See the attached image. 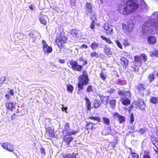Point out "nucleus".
Instances as JSON below:
<instances>
[{
  "instance_id": "f257e3e1",
  "label": "nucleus",
  "mask_w": 158,
  "mask_h": 158,
  "mask_svg": "<svg viewBox=\"0 0 158 158\" xmlns=\"http://www.w3.org/2000/svg\"><path fill=\"white\" fill-rule=\"evenodd\" d=\"M139 7L138 4L133 0H130L126 2L125 6L123 8H119L118 11L120 14L125 15H127L135 12Z\"/></svg>"
},
{
  "instance_id": "f03ea898",
  "label": "nucleus",
  "mask_w": 158,
  "mask_h": 158,
  "mask_svg": "<svg viewBox=\"0 0 158 158\" xmlns=\"http://www.w3.org/2000/svg\"><path fill=\"white\" fill-rule=\"evenodd\" d=\"M82 74L78 77V82L77 83L78 94H80L81 91L84 89V85L89 84V79L88 75L85 71L82 72Z\"/></svg>"
},
{
  "instance_id": "7ed1b4c3",
  "label": "nucleus",
  "mask_w": 158,
  "mask_h": 158,
  "mask_svg": "<svg viewBox=\"0 0 158 158\" xmlns=\"http://www.w3.org/2000/svg\"><path fill=\"white\" fill-rule=\"evenodd\" d=\"M67 40L64 33H60L56 37L55 42L60 50L66 49V44L67 43Z\"/></svg>"
},
{
  "instance_id": "20e7f679",
  "label": "nucleus",
  "mask_w": 158,
  "mask_h": 158,
  "mask_svg": "<svg viewBox=\"0 0 158 158\" xmlns=\"http://www.w3.org/2000/svg\"><path fill=\"white\" fill-rule=\"evenodd\" d=\"M148 59L147 56L144 53L141 54L139 56L137 55L134 56V65L132 66L134 72L136 71V67L140 66L142 63V60L146 62Z\"/></svg>"
},
{
  "instance_id": "39448f33",
  "label": "nucleus",
  "mask_w": 158,
  "mask_h": 158,
  "mask_svg": "<svg viewBox=\"0 0 158 158\" xmlns=\"http://www.w3.org/2000/svg\"><path fill=\"white\" fill-rule=\"evenodd\" d=\"M117 93L119 96L124 97L121 98L120 100V101L123 105L127 106L131 104V101L129 98L131 97V95L130 91L118 90Z\"/></svg>"
},
{
  "instance_id": "423d86ee",
  "label": "nucleus",
  "mask_w": 158,
  "mask_h": 158,
  "mask_svg": "<svg viewBox=\"0 0 158 158\" xmlns=\"http://www.w3.org/2000/svg\"><path fill=\"white\" fill-rule=\"evenodd\" d=\"M69 64L73 70L78 72H81L82 70L83 65L79 64L77 61L69 60Z\"/></svg>"
},
{
  "instance_id": "0eeeda50",
  "label": "nucleus",
  "mask_w": 158,
  "mask_h": 158,
  "mask_svg": "<svg viewBox=\"0 0 158 158\" xmlns=\"http://www.w3.org/2000/svg\"><path fill=\"white\" fill-rule=\"evenodd\" d=\"M76 133L77 132L74 131L71 132H68L67 134L64 136L63 139V141L65 142L67 145H69L73 139V137L70 136V135H75Z\"/></svg>"
},
{
  "instance_id": "6e6552de",
  "label": "nucleus",
  "mask_w": 158,
  "mask_h": 158,
  "mask_svg": "<svg viewBox=\"0 0 158 158\" xmlns=\"http://www.w3.org/2000/svg\"><path fill=\"white\" fill-rule=\"evenodd\" d=\"M96 123H93L91 122H86V124L85 126V129L88 131V134H89L90 131L94 132L97 127Z\"/></svg>"
},
{
  "instance_id": "1a4fd4ad",
  "label": "nucleus",
  "mask_w": 158,
  "mask_h": 158,
  "mask_svg": "<svg viewBox=\"0 0 158 158\" xmlns=\"http://www.w3.org/2000/svg\"><path fill=\"white\" fill-rule=\"evenodd\" d=\"M42 44L43 50L44 53H49L52 52V47L48 46L44 40H42Z\"/></svg>"
},
{
  "instance_id": "9d476101",
  "label": "nucleus",
  "mask_w": 158,
  "mask_h": 158,
  "mask_svg": "<svg viewBox=\"0 0 158 158\" xmlns=\"http://www.w3.org/2000/svg\"><path fill=\"white\" fill-rule=\"evenodd\" d=\"M135 105L136 107L139 108L140 109L144 110L145 106L144 101L142 99H139L135 102Z\"/></svg>"
},
{
  "instance_id": "9b49d317",
  "label": "nucleus",
  "mask_w": 158,
  "mask_h": 158,
  "mask_svg": "<svg viewBox=\"0 0 158 158\" xmlns=\"http://www.w3.org/2000/svg\"><path fill=\"white\" fill-rule=\"evenodd\" d=\"M98 97L100 98L101 102L103 105L107 106L109 104L110 97L108 96L101 95L98 94Z\"/></svg>"
},
{
  "instance_id": "f8f14e48",
  "label": "nucleus",
  "mask_w": 158,
  "mask_h": 158,
  "mask_svg": "<svg viewBox=\"0 0 158 158\" xmlns=\"http://www.w3.org/2000/svg\"><path fill=\"white\" fill-rule=\"evenodd\" d=\"M2 147L4 149H6L9 152H13L14 148L13 145L8 142H5L2 145Z\"/></svg>"
},
{
  "instance_id": "ddd939ff",
  "label": "nucleus",
  "mask_w": 158,
  "mask_h": 158,
  "mask_svg": "<svg viewBox=\"0 0 158 158\" xmlns=\"http://www.w3.org/2000/svg\"><path fill=\"white\" fill-rule=\"evenodd\" d=\"M43 13V11L41 12L40 13L39 17V19L41 23L44 25H46L47 24L48 18L46 15H44L42 14Z\"/></svg>"
},
{
  "instance_id": "4468645a",
  "label": "nucleus",
  "mask_w": 158,
  "mask_h": 158,
  "mask_svg": "<svg viewBox=\"0 0 158 158\" xmlns=\"http://www.w3.org/2000/svg\"><path fill=\"white\" fill-rule=\"evenodd\" d=\"M103 28L105 30L106 34L111 35L113 31L112 27L108 23H105L103 25Z\"/></svg>"
},
{
  "instance_id": "2eb2a0df",
  "label": "nucleus",
  "mask_w": 158,
  "mask_h": 158,
  "mask_svg": "<svg viewBox=\"0 0 158 158\" xmlns=\"http://www.w3.org/2000/svg\"><path fill=\"white\" fill-rule=\"evenodd\" d=\"M128 60L124 56H122L120 58V63L124 69L127 68L128 64Z\"/></svg>"
},
{
  "instance_id": "dca6fc26",
  "label": "nucleus",
  "mask_w": 158,
  "mask_h": 158,
  "mask_svg": "<svg viewBox=\"0 0 158 158\" xmlns=\"http://www.w3.org/2000/svg\"><path fill=\"white\" fill-rule=\"evenodd\" d=\"M114 118H118L119 124H121L125 121V119L124 116H122L117 112H115L113 114Z\"/></svg>"
},
{
  "instance_id": "f3484780",
  "label": "nucleus",
  "mask_w": 158,
  "mask_h": 158,
  "mask_svg": "<svg viewBox=\"0 0 158 158\" xmlns=\"http://www.w3.org/2000/svg\"><path fill=\"white\" fill-rule=\"evenodd\" d=\"M5 106L7 109L13 111L15 109V106L13 102H7L5 103Z\"/></svg>"
},
{
  "instance_id": "a211bd4d",
  "label": "nucleus",
  "mask_w": 158,
  "mask_h": 158,
  "mask_svg": "<svg viewBox=\"0 0 158 158\" xmlns=\"http://www.w3.org/2000/svg\"><path fill=\"white\" fill-rule=\"evenodd\" d=\"M46 132L48 135V139L54 137V131L51 127H48L46 128Z\"/></svg>"
},
{
  "instance_id": "6ab92c4d",
  "label": "nucleus",
  "mask_w": 158,
  "mask_h": 158,
  "mask_svg": "<svg viewBox=\"0 0 158 158\" xmlns=\"http://www.w3.org/2000/svg\"><path fill=\"white\" fill-rule=\"evenodd\" d=\"M122 26L123 29L125 33H129L132 30V27H130V26L124 23H123L122 24Z\"/></svg>"
},
{
  "instance_id": "aec40b11",
  "label": "nucleus",
  "mask_w": 158,
  "mask_h": 158,
  "mask_svg": "<svg viewBox=\"0 0 158 158\" xmlns=\"http://www.w3.org/2000/svg\"><path fill=\"white\" fill-rule=\"evenodd\" d=\"M70 33L73 37L78 38L80 35V31L77 29H73L71 30Z\"/></svg>"
},
{
  "instance_id": "412c9836",
  "label": "nucleus",
  "mask_w": 158,
  "mask_h": 158,
  "mask_svg": "<svg viewBox=\"0 0 158 158\" xmlns=\"http://www.w3.org/2000/svg\"><path fill=\"white\" fill-rule=\"evenodd\" d=\"M150 141L156 148L158 149V139L156 137L152 135L150 136Z\"/></svg>"
},
{
  "instance_id": "4be33fe9",
  "label": "nucleus",
  "mask_w": 158,
  "mask_h": 158,
  "mask_svg": "<svg viewBox=\"0 0 158 158\" xmlns=\"http://www.w3.org/2000/svg\"><path fill=\"white\" fill-rule=\"evenodd\" d=\"M147 41L149 44L154 45L156 42V39L154 36H150L147 38Z\"/></svg>"
},
{
  "instance_id": "5701e85b",
  "label": "nucleus",
  "mask_w": 158,
  "mask_h": 158,
  "mask_svg": "<svg viewBox=\"0 0 158 158\" xmlns=\"http://www.w3.org/2000/svg\"><path fill=\"white\" fill-rule=\"evenodd\" d=\"M85 100L86 108L88 111H90L92 108L91 103L89 99L87 97L84 98Z\"/></svg>"
},
{
  "instance_id": "b1692460",
  "label": "nucleus",
  "mask_w": 158,
  "mask_h": 158,
  "mask_svg": "<svg viewBox=\"0 0 158 158\" xmlns=\"http://www.w3.org/2000/svg\"><path fill=\"white\" fill-rule=\"evenodd\" d=\"M136 88L139 93H140L145 89V87L143 84H139L136 86Z\"/></svg>"
},
{
  "instance_id": "393cba45",
  "label": "nucleus",
  "mask_w": 158,
  "mask_h": 158,
  "mask_svg": "<svg viewBox=\"0 0 158 158\" xmlns=\"http://www.w3.org/2000/svg\"><path fill=\"white\" fill-rule=\"evenodd\" d=\"M102 103L100 100L98 99H95L93 104L94 107L96 109L99 108L101 105Z\"/></svg>"
},
{
  "instance_id": "a878e982",
  "label": "nucleus",
  "mask_w": 158,
  "mask_h": 158,
  "mask_svg": "<svg viewBox=\"0 0 158 158\" xmlns=\"http://www.w3.org/2000/svg\"><path fill=\"white\" fill-rule=\"evenodd\" d=\"M104 51V53L107 55H111L112 53L110 48L107 45L105 46Z\"/></svg>"
},
{
  "instance_id": "bb28decb",
  "label": "nucleus",
  "mask_w": 158,
  "mask_h": 158,
  "mask_svg": "<svg viewBox=\"0 0 158 158\" xmlns=\"http://www.w3.org/2000/svg\"><path fill=\"white\" fill-rule=\"evenodd\" d=\"M95 89V87L90 85H88L86 89V91L87 93H93Z\"/></svg>"
},
{
  "instance_id": "cd10ccee",
  "label": "nucleus",
  "mask_w": 158,
  "mask_h": 158,
  "mask_svg": "<svg viewBox=\"0 0 158 158\" xmlns=\"http://www.w3.org/2000/svg\"><path fill=\"white\" fill-rule=\"evenodd\" d=\"M85 7L88 12L89 14H91L93 13V11L92 10V6L90 3L87 2L85 5Z\"/></svg>"
},
{
  "instance_id": "c85d7f7f",
  "label": "nucleus",
  "mask_w": 158,
  "mask_h": 158,
  "mask_svg": "<svg viewBox=\"0 0 158 158\" xmlns=\"http://www.w3.org/2000/svg\"><path fill=\"white\" fill-rule=\"evenodd\" d=\"M109 104H110V106L113 109L115 107L116 103V102L115 99L113 98L110 100L108 102Z\"/></svg>"
},
{
  "instance_id": "c756f323",
  "label": "nucleus",
  "mask_w": 158,
  "mask_h": 158,
  "mask_svg": "<svg viewBox=\"0 0 158 158\" xmlns=\"http://www.w3.org/2000/svg\"><path fill=\"white\" fill-rule=\"evenodd\" d=\"M99 47V44L95 42H92L90 45V47L93 50H95Z\"/></svg>"
},
{
  "instance_id": "7c9ffc66",
  "label": "nucleus",
  "mask_w": 158,
  "mask_h": 158,
  "mask_svg": "<svg viewBox=\"0 0 158 158\" xmlns=\"http://www.w3.org/2000/svg\"><path fill=\"white\" fill-rule=\"evenodd\" d=\"M149 102L153 104H156L158 102V97H152L149 100Z\"/></svg>"
},
{
  "instance_id": "2f4dec72",
  "label": "nucleus",
  "mask_w": 158,
  "mask_h": 158,
  "mask_svg": "<svg viewBox=\"0 0 158 158\" xmlns=\"http://www.w3.org/2000/svg\"><path fill=\"white\" fill-rule=\"evenodd\" d=\"M147 78L150 83L153 81L155 79V77L154 74L152 73H150L148 76Z\"/></svg>"
},
{
  "instance_id": "473e14b6",
  "label": "nucleus",
  "mask_w": 158,
  "mask_h": 158,
  "mask_svg": "<svg viewBox=\"0 0 158 158\" xmlns=\"http://www.w3.org/2000/svg\"><path fill=\"white\" fill-rule=\"evenodd\" d=\"M90 119L91 120H93L94 121H96L98 122H101V119L98 116V117H95V116H89L88 118V119Z\"/></svg>"
},
{
  "instance_id": "72a5a7b5",
  "label": "nucleus",
  "mask_w": 158,
  "mask_h": 158,
  "mask_svg": "<svg viewBox=\"0 0 158 158\" xmlns=\"http://www.w3.org/2000/svg\"><path fill=\"white\" fill-rule=\"evenodd\" d=\"M90 14V19L92 20V22H95L97 21V16L96 14L94 12H93V13Z\"/></svg>"
},
{
  "instance_id": "f704fd0d",
  "label": "nucleus",
  "mask_w": 158,
  "mask_h": 158,
  "mask_svg": "<svg viewBox=\"0 0 158 158\" xmlns=\"http://www.w3.org/2000/svg\"><path fill=\"white\" fill-rule=\"evenodd\" d=\"M67 90L70 93H72L73 90V87L71 84H68L66 86Z\"/></svg>"
},
{
  "instance_id": "c9c22d12",
  "label": "nucleus",
  "mask_w": 158,
  "mask_h": 158,
  "mask_svg": "<svg viewBox=\"0 0 158 158\" xmlns=\"http://www.w3.org/2000/svg\"><path fill=\"white\" fill-rule=\"evenodd\" d=\"M150 55L151 57L154 56L156 57H158V51L156 49H154L151 52Z\"/></svg>"
},
{
  "instance_id": "e433bc0d",
  "label": "nucleus",
  "mask_w": 158,
  "mask_h": 158,
  "mask_svg": "<svg viewBox=\"0 0 158 158\" xmlns=\"http://www.w3.org/2000/svg\"><path fill=\"white\" fill-rule=\"evenodd\" d=\"M102 40H105L107 43L109 44H111L112 43V41L109 38H107L106 37L103 35L100 36Z\"/></svg>"
},
{
  "instance_id": "4c0bfd02",
  "label": "nucleus",
  "mask_w": 158,
  "mask_h": 158,
  "mask_svg": "<svg viewBox=\"0 0 158 158\" xmlns=\"http://www.w3.org/2000/svg\"><path fill=\"white\" fill-rule=\"evenodd\" d=\"M129 118H130V123L131 124H133L135 120V117L134 114L132 113H131L130 114Z\"/></svg>"
},
{
  "instance_id": "58836bf2",
  "label": "nucleus",
  "mask_w": 158,
  "mask_h": 158,
  "mask_svg": "<svg viewBox=\"0 0 158 158\" xmlns=\"http://www.w3.org/2000/svg\"><path fill=\"white\" fill-rule=\"evenodd\" d=\"M103 123L106 125H109L110 123V120L109 118L106 117H103Z\"/></svg>"
},
{
  "instance_id": "ea45409f",
  "label": "nucleus",
  "mask_w": 158,
  "mask_h": 158,
  "mask_svg": "<svg viewBox=\"0 0 158 158\" xmlns=\"http://www.w3.org/2000/svg\"><path fill=\"white\" fill-rule=\"evenodd\" d=\"M115 83L118 85H123L126 84L124 81L121 79H119L116 80Z\"/></svg>"
},
{
  "instance_id": "a19ab883",
  "label": "nucleus",
  "mask_w": 158,
  "mask_h": 158,
  "mask_svg": "<svg viewBox=\"0 0 158 158\" xmlns=\"http://www.w3.org/2000/svg\"><path fill=\"white\" fill-rule=\"evenodd\" d=\"M130 149V154L132 158H139L138 155L135 152L132 151L131 148Z\"/></svg>"
},
{
  "instance_id": "79ce46f5",
  "label": "nucleus",
  "mask_w": 158,
  "mask_h": 158,
  "mask_svg": "<svg viewBox=\"0 0 158 158\" xmlns=\"http://www.w3.org/2000/svg\"><path fill=\"white\" fill-rule=\"evenodd\" d=\"M143 158H151L150 156V153L149 151H145L144 152V154L143 155Z\"/></svg>"
},
{
  "instance_id": "37998d69",
  "label": "nucleus",
  "mask_w": 158,
  "mask_h": 158,
  "mask_svg": "<svg viewBox=\"0 0 158 158\" xmlns=\"http://www.w3.org/2000/svg\"><path fill=\"white\" fill-rule=\"evenodd\" d=\"M100 76L101 79L104 81H106V75L102 71L100 73Z\"/></svg>"
},
{
  "instance_id": "c03bdc74",
  "label": "nucleus",
  "mask_w": 158,
  "mask_h": 158,
  "mask_svg": "<svg viewBox=\"0 0 158 158\" xmlns=\"http://www.w3.org/2000/svg\"><path fill=\"white\" fill-rule=\"evenodd\" d=\"M137 132L141 135H143L146 132V129L144 128H141L137 131Z\"/></svg>"
},
{
  "instance_id": "a18cd8bd",
  "label": "nucleus",
  "mask_w": 158,
  "mask_h": 158,
  "mask_svg": "<svg viewBox=\"0 0 158 158\" xmlns=\"http://www.w3.org/2000/svg\"><path fill=\"white\" fill-rule=\"evenodd\" d=\"M90 56L92 57H98L99 55L98 53L95 51H93L91 53Z\"/></svg>"
},
{
  "instance_id": "49530a36",
  "label": "nucleus",
  "mask_w": 158,
  "mask_h": 158,
  "mask_svg": "<svg viewBox=\"0 0 158 158\" xmlns=\"http://www.w3.org/2000/svg\"><path fill=\"white\" fill-rule=\"evenodd\" d=\"M117 143V142L115 143L113 142H110L109 144V146L112 149H113L115 148L116 144Z\"/></svg>"
},
{
  "instance_id": "de8ad7c7",
  "label": "nucleus",
  "mask_w": 158,
  "mask_h": 158,
  "mask_svg": "<svg viewBox=\"0 0 158 158\" xmlns=\"http://www.w3.org/2000/svg\"><path fill=\"white\" fill-rule=\"evenodd\" d=\"M40 153L43 156H45L46 154L45 149L42 147L40 149Z\"/></svg>"
},
{
  "instance_id": "09e8293b",
  "label": "nucleus",
  "mask_w": 158,
  "mask_h": 158,
  "mask_svg": "<svg viewBox=\"0 0 158 158\" xmlns=\"http://www.w3.org/2000/svg\"><path fill=\"white\" fill-rule=\"evenodd\" d=\"M123 44L125 47L128 46L130 45V43L127 40H123Z\"/></svg>"
},
{
  "instance_id": "8fccbe9b",
  "label": "nucleus",
  "mask_w": 158,
  "mask_h": 158,
  "mask_svg": "<svg viewBox=\"0 0 158 158\" xmlns=\"http://www.w3.org/2000/svg\"><path fill=\"white\" fill-rule=\"evenodd\" d=\"M79 60L80 61H82L83 62V63L82 65L83 66L87 65L88 64L87 61L85 60H84L82 57H81L79 58Z\"/></svg>"
},
{
  "instance_id": "3c124183",
  "label": "nucleus",
  "mask_w": 158,
  "mask_h": 158,
  "mask_svg": "<svg viewBox=\"0 0 158 158\" xmlns=\"http://www.w3.org/2000/svg\"><path fill=\"white\" fill-rule=\"evenodd\" d=\"M35 32L34 31H31L29 33V36L32 38H35L36 37L35 36Z\"/></svg>"
},
{
  "instance_id": "603ef678",
  "label": "nucleus",
  "mask_w": 158,
  "mask_h": 158,
  "mask_svg": "<svg viewBox=\"0 0 158 158\" xmlns=\"http://www.w3.org/2000/svg\"><path fill=\"white\" fill-rule=\"evenodd\" d=\"M115 43H116L118 46L121 49H123V47L122 45V44L118 40H116L115 41Z\"/></svg>"
},
{
  "instance_id": "864d4df0",
  "label": "nucleus",
  "mask_w": 158,
  "mask_h": 158,
  "mask_svg": "<svg viewBox=\"0 0 158 158\" xmlns=\"http://www.w3.org/2000/svg\"><path fill=\"white\" fill-rule=\"evenodd\" d=\"M95 22H91V23L90 25V27L91 29L93 30V31H94L95 29Z\"/></svg>"
},
{
  "instance_id": "5fc2aeb1",
  "label": "nucleus",
  "mask_w": 158,
  "mask_h": 158,
  "mask_svg": "<svg viewBox=\"0 0 158 158\" xmlns=\"http://www.w3.org/2000/svg\"><path fill=\"white\" fill-rule=\"evenodd\" d=\"M115 89L113 88H110L109 90H108L107 92L109 94H111L114 92L115 91Z\"/></svg>"
},
{
  "instance_id": "6e6d98bb",
  "label": "nucleus",
  "mask_w": 158,
  "mask_h": 158,
  "mask_svg": "<svg viewBox=\"0 0 158 158\" xmlns=\"http://www.w3.org/2000/svg\"><path fill=\"white\" fill-rule=\"evenodd\" d=\"M71 6H74L75 4V0H69Z\"/></svg>"
},
{
  "instance_id": "4d7b16f0",
  "label": "nucleus",
  "mask_w": 158,
  "mask_h": 158,
  "mask_svg": "<svg viewBox=\"0 0 158 158\" xmlns=\"http://www.w3.org/2000/svg\"><path fill=\"white\" fill-rule=\"evenodd\" d=\"M58 61L59 63L62 64L64 63L65 62V60L64 59H59L58 60Z\"/></svg>"
},
{
  "instance_id": "13d9d810",
  "label": "nucleus",
  "mask_w": 158,
  "mask_h": 158,
  "mask_svg": "<svg viewBox=\"0 0 158 158\" xmlns=\"http://www.w3.org/2000/svg\"><path fill=\"white\" fill-rule=\"evenodd\" d=\"M65 128L66 129H69V124L68 123H66L65 124Z\"/></svg>"
},
{
  "instance_id": "bf43d9fd",
  "label": "nucleus",
  "mask_w": 158,
  "mask_h": 158,
  "mask_svg": "<svg viewBox=\"0 0 158 158\" xmlns=\"http://www.w3.org/2000/svg\"><path fill=\"white\" fill-rule=\"evenodd\" d=\"M69 158H76V156L74 154V153H73L72 155L70 154Z\"/></svg>"
},
{
  "instance_id": "052dcab7",
  "label": "nucleus",
  "mask_w": 158,
  "mask_h": 158,
  "mask_svg": "<svg viewBox=\"0 0 158 158\" xmlns=\"http://www.w3.org/2000/svg\"><path fill=\"white\" fill-rule=\"evenodd\" d=\"M70 153H69L68 154H66L65 155H63L62 156V158H69V156L70 155Z\"/></svg>"
},
{
  "instance_id": "680f3d73",
  "label": "nucleus",
  "mask_w": 158,
  "mask_h": 158,
  "mask_svg": "<svg viewBox=\"0 0 158 158\" xmlns=\"http://www.w3.org/2000/svg\"><path fill=\"white\" fill-rule=\"evenodd\" d=\"M16 118V114L14 113L13 114V115L11 116V118L12 120L15 119Z\"/></svg>"
},
{
  "instance_id": "e2e57ef3",
  "label": "nucleus",
  "mask_w": 158,
  "mask_h": 158,
  "mask_svg": "<svg viewBox=\"0 0 158 158\" xmlns=\"http://www.w3.org/2000/svg\"><path fill=\"white\" fill-rule=\"evenodd\" d=\"M34 7H35V5H31L29 6V8H30V9L32 10L34 9Z\"/></svg>"
},
{
  "instance_id": "0e129e2a",
  "label": "nucleus",
  "mask_w": 158,
  "mask_h": 158,
  "mask_svg": "<svg viewBox=\"0 0 158 158\" xmlns=\"http://www.w3.org/2000/svg\"><path fill=\"white\" fill-rule=\"evenodd\" d=\"M88 48V46L87 45H85V44H82L81 47H80V48Z\"/></svg>"
},
{
  "instance_id": "69168bd1",
  "label": "nucleus",
  "mask_w": 158,
  "mask_h": 158,
  "mask_svg": "<svg viewBox=\"0 0 158 158\" xmlns=\"http://www.w3.org/2000/svg\"><path fill=\"white\" fill-rule=\"evenodd\" d=\"M16 35L17 37L19 38V40H20L22 39L21 37H19V36H20L21 35H22V34L21 33H17Z\"/></svg>"
},
{
  "instance_id": "338daca9",
  "label": "nucleus",
  "mask_w": 158,
  "mask_h": 158,
  "mask_svg": "<svg viewBox=\"0 0 158 158\" xmlns=\"http://www.w3.org/2000/svg\"><path fill=\"white\" fill-rule=\"evenodd\" d=\"M9 93L12 96H13L14 95V91L12 89H10L9 91Z\"/></svg>"
},
{
  "instance_id": "774afa93",
  "label": "nucleus",
  "mask_w": 158,
  "mask_h": 158,
  "mask_svg": "<svg viewBox=\"0 0 158 158\" xmlns=\"http://www.w3.org/2000/svg\"><path fill=\"white\" fill-rule=\"evenodd\" d=\"M5 97L7 100H8L10 99V96L8 94H6L5 95Z\"/></svg>"
}]
</instances>
